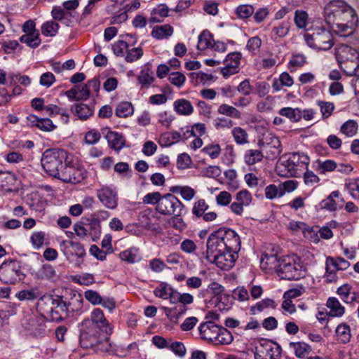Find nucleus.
I'll return each mask as SVG.
<instances>
[{
    "instance_id": "obj_1",
    "label": "nucleus",
    "mask_w": 359,
    "mask_h": 359,
    "mask_svg": "<svg viewBox=\"0 0 359 359\" xmlns=\"http://www.w3.org/2000/svg\"><path fill=\"white\" fill-rule=\"evenodd\" d=\"M241 245L240 236L234 230L221 227L210 234L206 243L205 258L217 267L228 270L233 266Z\"/></svg>"
},
{
    "instance_id": "obj_2",
    "label": "nucleus",
    "mask_w": 359,
    "mask_h": 359,
    "mask_svg": "<svg viewBox=\"0 0 359 359\" xmlns=\"http://www.w3.org/2000/svg\"><path fill=\"white\" fill-rule=\"evenodd\" d=\"M327 24L341 36L350 35L358 21L353 8L340 0L330 1L324 8Z\"/></svg>"
},
{
    "instance_id": "obj_3",
    "label": "nucleus",
    "mask_w": 359,
    "mask_h": 359,
    "mask_svg": "<svg viewBox=\"0 0 359 359\" xmlns=\"http://www.w3.org/2000/svg\"><path fill=\"white\" fill-rule=\"evenodd\" d=\"M309 161V157L304 153L285 154L277 162L276 171L280 177H297L300 171L307 168Z\"/></svg>"
},
{
    "instance_id": "obj_4",
    "label": "nucleus",
    "mask_w": 359,
    "mask_h": 359,
    "mask_svg": "<svg viewBox=\"0 0 359 359\" xmlns=\"http://www.w3.org/2000/svg\"><path fill=\"white\" fill-rule=\"evenodd\" d=\"M108 335L102 334L97 330L89 319L84 320L81 323L79 334V343L82 348H89L101 345V350H107Z\"/></svg>"
},
{
    "instance_id": "obj_5",
    "label": "nucleus",
    "mask_w": 359,
    "mask_h": 359,
    "mask_svg": "<svg viewBox=\"0 0 359 359\" xmlns=\"http://www.w3.org/2000/svg\"><path fill=\"white\" fill-rule=\"evenodd\" d=\"M67 158V152L63 149H48L43 154L41 165L49 175L57 178Z\"/></svg>"
},
{
    "instance_id": "obj_6",
    "label": "nucleus",
    "mask_w": 359,
    "mask_h": 359,
    "mask_svg": "<svg viewBox=\"0 0 359 359\" xmlns=\"http://www.w3.org/2000/svg\"><path fill=\"white\" fill-rule=\"evenodd\" d=\"M300 258L297 255L280 257L277 266V274L285 280H298L304 276Z\"/></svg>"
},
{
    "instance_id": "obj_7",
    "label": "nucleus",
    "mask_w": 359,
    "mask_h": 359,
    "mask_svg": "<svg viewBox=\"0 0 359 359\" xmlns=\"http://www.w3.org/2000/svg\"><path fill=\"white\" fill-rule=\"evenodd\" d=\"M25 277L21 263L16 259L4 261L0 266V280L5 284H15Z\"/></svg>"
},
{
    "instance_id": "obj_8",
    "label": "nucleus",
    "mask_w": 359,
    "mask_h": 359,
    "mask_svg": "<svg viewBox=\"0 0 359 359\" xmlns=\"http://www.w3.org/2000/svg\"><path fill=\"white\" fill-rule=\"evenodd\" d=\"M304 39L311 48L320 50H329L333 46L331 32L323 27L315 29L311 34H305Z\"/></svg>"
},
{
    "instance_id": "obj_9",
    "label": "nucleus",
    "mask_w": 359,
    "mask_h": 359,
    "mask_svg": "<svg viewBox=\"0 0 359 359\" xmlns=\"http://www.w3.org/2000/svg\"><path fill=\"white\" fill-rule=\"evenodd\" d=\"M184 204L173 194H166L162 196L156 205V210L163 215H182Z\"/></svg>"
},
{
    "instance_id": "obj_10",
    "label": "nucleus",
    "mask_w": 359,
    "mask_h": 359,
    "mask_svg": "<svg viewBox=\"0 0 359 359\" xmlns=\"http://www.w3.org/2000/svg\"><path fill=\"white\" fill-rule=\"evenodd\" d=\"M85 177L86 174L82 168L71 165L66 162L57 179L66 183L78 184L82 182Z\"/></svg>"
},
{
    "instance_id": "obj_11",
    "label": "nucleus",
    "mask_w": 359,
    "mask_h": 359,
    "mask_svg": "<svg viewBox=\"0 0 359 359\" xmlns=\"http://www.w3.org/2000/svg\"><path fill=\"white\" fill-rule=\"evenodd\" d=\"M74 302H67L63 299L62 296L54 297L53 304V321L60 323L64 320V316H67Z\"/></svg>"
},
{
    "instance_id": "obj_12",
    "label": "nucleus",
    "mask_w": 359,
    "mask_h": 359,
    "mask_svg": "<svg viewBox=\"0 0 359 359\" xmlns=\"http://www.w3.org/2000/svg\"><path fill=\"white\" fill-rule=\"evenodd\" d=\"M97 196L106 208L114 210L117 207V193L110 188L105 187L99 189Z\"/></svg>"
},
{
    "instance_id": "obj_13",
    "label": "nucleus",
    "mask_w": 359,
    "mask_h": 359,
    "mask_svg": "<svg viewBox=\"0 0 359 359\" xmlns=\"http://www.w3.org/2000/svg\"><path fill=\"white\" fill-rule=\"evenodd\" d=\"M259 351L268 359H278L281 354V347L271 340L262 339Z\"/></svg>"
},
{
    "instance_id": "obj_14",
    "label": "nucleus",
    "mask_w": 359,
    "mask_h": 359,
    "mask_svg": "<svg viewBox=\"0 0 359 359\" xmlns=\"http://www.w3.org/2000/svg\"><path fill=\"white\" fill-rule=\"evenodd\" d=\"M62 250L67 258L76 255L79 258H83L86 255L83 245L73 241H62L60 243Z\"/></svg>"
},
{
    "instance_id": "obj_15",
    "label": "nucleus",
    "mask_w": 359,
    "mask_h": 359,
    "mask_svg": "<svg viewBox=\"0 0 359 359\" xmlns=\"http://www.w3.org/2000/svg\"><path fill=\"white\" fill-rule=\"evenodd\" d=\"M89 321H91L93 325L97 327V330L102 331V332L107 335L111 334L112 328L109 326L103 311L100 309H95L91 313V318Z\"/></svg>"
},
{
    "instance_id": "obj_16",
    "label": "nucleus",
    "mask_w": 359,
    "mask_h": 359,
    "mask_svg": "<svg viewBox=\"0 0 359 359\" xmlns=\"http://www.w3.org/2000/svg\"><path fill=\"white\" fill-rule=\"evenodd\" d=\"M0 189L6 192H18L17 178L9 171H0Z\"/></svg>"
},
{
    "instance_id": "obj_17",
    "label": "nucleus",
    "mask_w": 359,
    "mask_h": 359,
    "mask_svg": "<svg viewBox=\"0 0 359 359\" xmlns=\"http://www.w3.org/2000/svg\"><path fill=\"white\" fill-rule=\"evenodd\" d=\"M351 51H354L348 46H345L341 48L340 51L338 52L337 57L338 62L340 64L341 69L348 75V76H354L355 70V65L356 60H349L348 58H344V55H342V53H350Z\"/></svg>"
},
{
    "instance_id": "obj_18",
    "label": "nucleus",
    "mask_w": 359,
    "mask_h": 359,
    "mask_svg": "<svg viewBox=\"0 0 359 359\" xmlns=\"http://www.w3.org/2000/svg\"><path fill=\"white\" fill-rule=\"evenodd\" d=\"M54 302V296L43 295L37 302V309L45 318L53 321V304Z\"/></svg>"
},
{
    "instance_id": "obj_19",
    "label": "nucleus",
    "mask_w": 359,
    "mask_h": 359,
    "mask_svg": "<svg viewBox=\"0 0 359 359\" xmlns=\"http://www.w3.org/2000/svg\"><path fill=\"white\" fill-rule=\"evenodd\" d=\"M138 220L144 229L153 231L156 229L157 217L151 209L148 208L141 212Z\"/></svg>"
},
{
    "instance_id": "obj_20",
    "label": "nucleus",
    "mask_w": 359,
    "mask_h": 359,
    "mask_svg": "<svg viewBox=\"0 0 359 359\" xmlns=\"http://www.w3.org/2000/svg\"><path fill=\"white\" fill-rule=\"evenodd\" d=\"M83 225L89 226L90 234L93 241L99 238L101 234V222L92 214L89 216L83 217L81 219Z\"/></svg>"
},
{
    "instance_id": "obj_21",
    "label": "nucleus",
    "mask_w": 359,
    "mask_h": 359,
    "mask_svg": "<svg viewBox=\"0 0 359 359\" xmlns=\"http://www.w3.org/2000/svg\"><path fill=\"white\" fill-rule=\"evenodd\" d=\"M217 328V325L215 324L211 320H208L205 323L201 324L198 327V330L203 339L213 341L215 340Z\"/></svg>"
},
{
    "instance_id": "obj_22",
    "label": "nucleus",
    "mask_w": 359,
    "mask_h": 359,
    "mask_svg": "<svg viewBox=\"0 0 359 359\" xmlns=\"http://www.w3.org/2000/svg\"><path fill=\"white\" fill-rule=\"evenodd\" d=\"M109 147L116 151L121 150L126 143L123 136L114 131H108L105 135Z\"/></svg>"
},
{
    "instance_id": "obj_23",
    "label": "nucleus",
    "mask_w": 359,
    "mask_h": 359,
    "mask_svg": "<svg viewBox=\"0 0 359 359\" xmlns=\"http://www.w3.org/2000/svg\"><path fill=\"white\" fill-rule=\"evenodd\" d=\"M71 110L74 115H76L81 120H86L90 117L94 112L93 107L83 103L74 104L71 107Z\"/></svg>"
},
{
    "instance_id": "obj_24",
    "label": "nucleus",
    "mask_w": 359,
    "mask_h": 359,
    "mask_svg": "<svg viewBox=\"0 0 359 359\" xmlns=\"http://www.w3.org/2000/svg\"><path fill=\"white\" fill-rule=\"evenodd\" d=\"M36 276L38 278L42 280H55L57 278V273L55 268L49 264H43L36 272Z\"/></svg>"
},
{
    "instance_id": "obj_25",
    "label": "nucleus",
    "mask_w": 359,
    "mask_h": 359,
    "mask_svg": "<svg viewBox=\"0 0 359 359\" xmlns=\"http://www.w3.org/2000/svg\"><path fill=\"white\" fill-rule=\"evenodd\" d=\"M262 145L264 150H270V149L274 148L275 152H273V154L275 155L282 151L280 140L272 134H268L264 137Z\"/></svg>"
},
{
    "instance_id": "obj_26",
    "label": "nucleus",
    "mask_w": 359,
    "mask_h": 359,
    "mask_svg": "<svg viewBox=\"0 0 359 359\" xmlns=\"http://www.w3.org/2000/svg\"><path fill=\"white\" fill-rule=\"evenodd\" d=\"M174 109L180 115L189 116L194 111V107L190 101L186 99H179L174 102Z\"/></svg>"
},
{
    "instance_id": "obj_27",
    "label": "nucleus",
    "mask_w": 359,
    "mask_h": 359,
    "mask_svg": "<svg viewBox=\"0 0 359 359\" xmlns=\"http://www.w3.org/2000/svg\"><path fill=\"white\" fill-rule=\"evenodd\" d=\"M327 306L330 309V316L332 317H340L345 312L344 307L335 297H330L327 301Z\"/></svg>"
},
{
    "instance_id": "obj_28",
    "label": "nucleus",
    "mask_w": 359,
    "mask_h": 359,
    "mask_svg": "<svg viewBox=\"0 0 359 359\" xmlns=\"http://www.w3.org/2000/svg\"><path fill=\"white\" fill-rule=\"evenodd\" d=\"M173 34V28L168 24L155 26L151 32V36L156 39L168 38Z\"/></svg>"
},
{
    "instance_id": "obj_29",
    "label": "nucleus",
    "mask_w": 359,
    "mask_h": 359,
    "mask_svg": "<svg viewBox=\"0 0 359 359\" xmlns=\"http://www.w3.org/2000/svg\"><path fill=\"white\" fill-rule=\"evenodd\" d=\"M233 339V335L226 328L219 326L215 337V341L219 344H230Z\"/></svg>"
},
{
    "instance_id": "obj_30",
    "label": "nucleus",
    "mask_w": 359,
    "mask_h": 359,
    "mask_svg": "<svg viewBox=\"0 0 359 359\" xmlns=\"http://www.w3.org/2000/svg\"><path fill=\"white\" fill-rule=\"evenodd\" d=\"M163 310L166 316L172 322L177 323L179 318L187 310V306L180 304L173 308L164 307Z\"/></svg>"
},
{
    "instance_id": "obj_31",
    "label": "nucleus",
    "mask_w": 359,
    "mask_h": 359,
    "mask_svg": "<svg viewBox=\"0 0 359 359\" xmlns=\"http://www.w3.org/2000/svg\"><path fill=\"white\" fill-rule=\"evenodd\" d=\"M280 257L278 258L276 255L263 254L261 258V267L263 269H274L277 272V266L279 264Z\"/></svg>"
},
{
    "instance_id": "obj_32",
    "label": "nucleus",
    "mask_w": 359,
    "mask_h": 359,
    "mask_svg": "<svg viewBox=\"0 0 359 359\" xmlns=\"http://www.w3.org/2000/svg\"><path fill=\"white\" fill-rule=\"evenodd\" d=\"M137 80L142 88H149L154 81V72L149 67H145L140 72Z\"/></svg>"
},
{
    "instance_id": "obj_33",
    "label": "nucleus",
    "mask_w": 359,
    "mask_h": 359,
    "mask_svg": "<svg viewBox=\"0 0 359 359\" xmlns=\"http://www.w3.org/2000/svg\"><path fill=\"white\" fill-rule=\"evenodd\" d=\"M263 158L264 155L262 151L259 149H249L245 151L244 155L245 162L248 165H252L260 162Z\"/></svg>"
},
{
    "instance_id": "obj_34",
    "label": "nucleus",
    "mask_w": 359,
    "mask_h": 359,
    "mask_svg": "<svg viewBox=\"0 0 359 359\" xmlns=\"http://www.w3.org/2000/svg\"><path fill=\"white\" fill-rule=\"evenodd\" d=\"M213 39L212 34L208 30H204L198 36V42L197 48L201 50H204L207 48H211Z\"/></svg>"
},
{
    "instance_id": "obj_35",
    "label": "nucleus",
    "mask_w": 359,
    "mask_h": 359,
    "mask_svg": "<svg viewBox=\"0 0 359 359\" xmlns=\"http://www.w3.org/2000/svg\"><path fill=\"white\" fill-rule=\"evenodd\" d=\"M20 41L32 48H37L41 43L39 33L23 34L20 37Z\"/></svg>"
},
{
    "instance_id": "obj_36",
    "label": "nucleus",
    "mask_w": 359,
    "mask_h": 359,
    "mask_svg": "<svg viewBox=\"0 0 359 359\" xmlns=\"http://www.w3.org/2000/svg\"><path fill=\"white\" fill-rule=\"evenodd\" d=\"M326 265L333 266L336 270H346L350 266V263L342 257L333 258L328 257L326 259Z\"/></svg>"
},
{
    "instance_id": "obj_37",
    "label": "nucleus",
    "mask_w": 359,
    "mask_h": 359,
    "mask_svg": "<svg viewBox=\"0 0 359 359\" xmlns=\"http://www.w3.org/2000/svg\"><path fill=\"white\" fill-rule=\"evenodd\" d=\"M316 164V170L320 174H325L326 172H332L337 167V163L333 160H326L324 161L318 160Z\"/></svg>"
},
{
    "instance_id": "obj_38",
    "label": "nucleus",
    "mask_w": 359,
    "mask_h": 359,
    "mask_svg": "<svg viewBox=\"0 0 359 359\" xmlns=\"http://www.w3.org/2000/svg\"><path fill=\"white\" fill-rule=\"evenodd\" d=\"M279 114L288 118L293 122H297L302 118V111L298 108L284 107L279 111Z\"/></svg>"
},
{
    "instance_id": "obj_39",
    "label": "nucleus",
    "mask_w": 359,
    "mask_h": 359,
    "mask_svg": "<svg viewBox=\"0 0 359 359\" xmlns=\"http://www.w3.org/2000/svg\"><path fill=\"white\" fill-rule=\"evenodd\" d=\"M217 112L219 114L225 115L234 118H241V113L236 107L230 106L226 104H222L218 109Z\"/></svg>"
},
{
    "instance_id": "obj_40",
    "label": "nucleus",
    "mask_w": 359,
    "mask_h": 359,
    "mask_svg": "<svg viewBox=\"0 0 359 359\" xmlns=\"http://www.w3.org/2000/svg\"><path fill=\"white\" fill-rule=\"evenodd\" d=\"M133 107L129 102H122L116 109V115L121 118H126L133 114Z\"/></svg>"
},
{
    "instance_id": "obj_41",
    "label": "nucleus",
    "mask_w": 359,
    "mask_h": 359,
    "mask_svg": "<svg viewBox=\"0 0 359 359\" xmlns=\"http://www.w3.org/2000/svg\"><path fill=\"white\" fill-rule=\"evenodd\" d=\"M60 25L53 20L44 22L41 26V33L46 36H54L57 33Z\"/></svg>"
},
{
    "instance_id": "obj_42",
    "label": "nucleus",
    "mask_w": 359,
    "mask_h": 359,
    "mask_svg": "<svg viewBox=\"0 0 359 359\" xmlns=\"http://www.w3.org/2000/svg\"><path fill=\"white\" fill-rule=\"evenodd\" d=\"M336 334L341 343L346 344L350 341L351 330L348 325L340 324L336 328Z\"/></svg>"
},
{
    "instance_id": "obj_43",
    "label": "nucleus",
    "mask_w": 359,
    "mask_h": 359,
    "mask_svg": "<svg viewBox=\"0 0 359 359\" xmlns=\"http://www.w3.org/2000/svg\"><path fill=\"white\" fill-rule=\"evenodd\" d=\"M358 130V124L353 120H348L341 126V132L347 137H353L355 135Z\"/></svg>"
},
{
    "instance_id": "obj_44",
    "label": "nucleus",
    "mask_w": 359,
    "mask_h": 359,
    "mask_svg": "<svg viewBox=\"0 0 359 359\" xmlns=\"http://www.w3.org/2000/svg\"><path fill=\"white\" fill-rule=\"evenodd\" d=\"M167 222L170 226L180 231H182L187 227V224L181 217V215H173L172 217L168 219Z\"/></svg>"
},
{
    "instance_id": "obj_45",
    "label": "nucleus",
    "mask_w": 359,
    "mask_h": 359,
    "mask_svg": "<svg viewBox=\"0 0 359 359\" xmlns=\"http://www.w3.org/2000/svg\"><path fill=\"white\" fill-rule=\"evenodd\" d=\"M232 135L236 142L238 144H244L248 142V135L245 130L241 127H235L232 130Z\"/></svg>"
},
{
    "instance_id": "obj_46",
    "label": "nucleus",
    "mask_w": 359,
    "mask_h": 359,
    "mask_svg": "<svg viewBox=\"0 0 359 359\" xmlns=\"http://www.w3.org/2000/svg\"><path fill=\"white\" fill-rule=\"evenodd\" d=\"M264 191L265 196L269 200H273L276 197L283 196V190L280 187V185L276 186V184H270L266 187Z\"/></svg>"
},
{
    "instance_id": "obj_47",
    "label": "nucleus",
    "mask_w": 359,
    "mask_h": 359,
    "mask_svg": "<svg viewBox=\"0 0 359 359\" xmlns=\"http://www.w3.org/2000/svg\"><path fill=\"white\" fill-rule=\"evenodd\" d=\"M290 346L294 350L297 358H303L306 352L310 351V346L304 342H290Z\"/></svg>"
},
{
    "instance_id": "obj_48",
    "label": "nucleus",
    "mask_w": 359,
    "mask_h": 359,
    "mask_svg": "<svg viewBox=\"0 0 359 359\" xmlns=\"http://www.w3.org/2000/svg\"><path fill=\"white\" fill-rule=\"evenodd\" d=\"M245 180L250 187L263 188L266 183L265 181L261 178H258L254 173H248L245 175Z\"/></svg>"
},
{
    "instance_id": "obj_49",
    "label": "nucleus",
    "mask_w": 359,
    "mask_h": 359,
    "mask_svg": "<svg viewBox=\"0 0 359 359\" xmlns=\"http://www.w3.org/2000/svg\"><path fill=\"white\" fill-rule=\"evenodd\" d=\"M295 25L299 29H304L307 25L308 14L304 11L297 10L294 18Z\"/></svg>"
},
{
    "instance_id": "obj_50",
    "label": "nucleus",
    "mask_w": 359,
    "mask_h": 359,
    "mask_svg": "<svg viewBox=\"0 0 359 359\" xmlns=\"http://www.w3.org/2000/svg\"><path fill=\"white\" fill-rule=\"evenodd\" d=\"M172 287L169 286L165 283H161L158 287H156L154 293L156 297H158L161 299H168L170 295V291H172Z\"/></svg>"
},
{
    "instance_id": "obj_51",
    "label": "nucleus",
    "mask_w": 359,
    "mask_h": 359,
    "mask_svg": "<svg viewBox=\"0 0 359 359\" xmlns=\"http://www.w3.org/2000/svg\"><path fill=\"white\" fill-rule=\"evenodd\" d=\"M225 67L221 69V73L224 78H228L238 72L239 65L226 60L224 61Z\"/></svg>"
},
{
    "instance_id": "obj_52",
    "label": "nucleus",
    "mask_w": 359,
    "mask_h": 359,
    "mask_svg": "<svg viewBox=\"0 0 359 359\" xmlns=\"http://www.w3.org/2000/svg\"><path fill=\"white\" fill-rule=\"evenodd\" d=\"M209 206L204 199H200L195 202L192 208V213L197 217H201L208 209Z\"/></svg>"
},
{
    "instance_id": "obj_53",
    "label": "nucleus",
    "mask_w": 359,
    "mask_h": 359,
    "mask_svg": "<svg viewBox=\"0 0 359 359\" xmlns=\"http://www.w3.org/2000/svg\"><path fill=\"white\" fill-rule=\"evenodd\" d=\"M351 196L355 199H359V179L351 180L345 184Z\"/></svg>"
},
{
    "instance_id": "obj_54",
    "label": "nucleus",
    "mask_w": 359,
    "mask_h": 359,
    "mask_svg": "<svg viewBox=\"0 0 359 359\" xmlns=\"http://www.w3.org/2000/svg\"><path fill=\"white\" fill-rule=\"evenodd\" d=\"M168 80L172 85L180 88L184 85L186 77L180 72H175L169 74Z\"/></svg>"
},
{
    "instance_id": "obj_55",
    "label": "nucleus",
    "mask_w": 359,
    "mask_h": 359,
    "mask_svg": "<svg viewBox=\"0 0 359 359\" xmlns=\"http://www.w3.org/2000/svg\"><path fill=\"white\" fill-rule=\"evenodd\" d=\"M119 257L124 262H126L129 264H133L137 261V255L135 250L128 249L120 252Z\"/></svg>"
},
{
    "instance_id": "obj_56",
    "label": "nucleus",
    "mask_w": 359,
    "mask_h": 359,
    "mask_svg": "<svg viewBox=\"0 0 359 359\" xmlns=\"http://www.w3.org/2000/svg\"><path fill=\"white\" fill-rule=\"evenodd\" d=\"M236 13L241 18H248L254 13V8L250 5H240L236 8Z\"/></svg>"
},
{
    "instance_id": "obj_57",
    "label": "nucleus",
    "mask_w": 359,
    "mask_h": 359,
    "mask_svg": "<svg viewBox=\"0 0 359 359\" xmlns=\"http://www.w3.org/2000/svg\"><path fill=\"white\" fill-rule=\"evenodd\" d=\"M290 29V22H283L278 26L274 27L272 29V32L274 34L280 38L285 36Z\"/></svg>"
},
{
    "instance_id": "obj_58",
    "label": "nucleus",
    "mask_w": 359,
    "mask_h": 359,
    "mask_svg": "<svg viewBox=\"0 0 359 359\" xmlns=\"http://www.w3.org/2000/svg\"><path fill=\"white\" fill-rule=\"evenodd\" d=\"M222 173L221 169L217 165H210L201 170L203 177L216 178Z\"/></svg>"
},
{
    "instance_id": "obj_59",
    "label": "nucleus",
    "mask_w": 359,
    "mask_h": 359,
    "mask_svg": "<svg viewBox=\"0 0 359 359\" xmlns=\"http://www.w3.org/2000/svg\"><path fill=\"white\" fill-rule=\"evenodd\" d=\"M202 151L209 155L211 158L215 159L219 156L221 153V148L220 146L217 144H209L205 147L202 149Z\"/></svg>"
},
{
    "instance_id": "obj_60",
    "label": "nucleus",
    "mask_w": 359,
    "mask_h": 359,
    "mask_svg": "<svg viewBox=\"0 0 359 359\" xmlns=\"http://www.w3.org/2000/svg\"><path fill=\"white\" fill-rule=\"evenodd\" d=\"M84 296L88 302L94 305L100 304L102 302V297L95 290H89L86 291Z\"/></svg>"
},
{
    "instance_id": "obj_61",
    "label": "nucleus",
    "mask_w": 359,
    "mask_h": 359,
    "mask_svg": "<svg viewBox=\"0 0 359 359\" xmlns=\"http://www.w3.org/2000/svg\"><path fill=\"white\" fill-rule=\"evenodd\" d=\"M142 55L143 50L141 48H133L127 52L125 59L128 62H133L140 58Z\"/></svg>"
},
{
    "instance_id": "obj_62",
    "label": "nucleus",
    "mask_w": 359,
    "mask_h": 359,
    "mask_svg": "<svg viewBox=\"0 0 359 359\" xmlns=\"http://www.w3.org/2000/svg\"><path fill=\"white\" fill-rule=\"evenodd\" d=\"M45 233L43 231L34 232L30 238L32 244L36 249L40 248L43 245Z\"/></svg>"
},
{
    "instance_id": "obj_63",
    "label": "nucleus",
    "mask_w": 359,
    "mask_h": 359,
    "mask_svg": "<svg viewBox=\"0 0 359 359\" xmlns=\"http://www.w3.org/2000/svg\"><path fill=\"white\" fill-rule=\"evenodd\" d=\"M37 128L43 131L50 132L56 128V126L53 124L50 118H40Z\"/></svg>"
},
{
    "instance_id": "obj_64",
    "label": "nucleus",
    "mask_w": 359,
    "mask_h": 359,
    "mask_svg": "<svg viewBox=\"0 0 359 359\" xmlns=\"http://www.w3.org/2000/svg\"><path fill=\"white\" fill-rule=\"evenodd\" d=\"M318 104L320 107L323 117L324 118H328L332 114L334 109V104L331 102H326L323 101H319Z\"/></svg>"
}]
</instances>
